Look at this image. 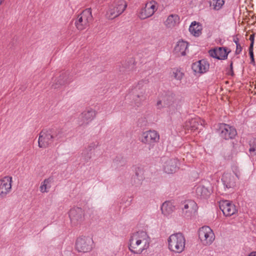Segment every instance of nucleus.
<instances>
[{
	"label": "nucleus",
	"instance_id": "c9c22d12",
	"mask_svg": "<svg viewBox=\"0 0 256 256\" xmlns=\"http://www.w3.org/2000/svg\"><path fill=\"white\" fill-rule=\"evenodd\" d=\"M253 44H254V42H251V44H250V50H252Z\"/></svg>",
	"mask_w": 256,
	"mask_h": 256
},
{
	"label": "nucleus",
	"instance_id": "c85d7f7f",
	"mask_svg": "<svg viewBox=\"0 0 256 256\" xmlns=\"http://www.w3.org/2000/svg\"><path fill=\"white\" fill-rule=\"evenodd\" d=\"M249 152L251 156L256 155V138H253L250 141Z\"/></svg>",
	"mask_w": 256,
	"mask_h": 256
},
{
	"label": "nucleus",
	"instance_id": "39448f33",
	"mask_svg": "<svg viewBox=\"0 0 256 256\" xmlns=\"http://www.w3.org/2000/svg\"><path fill=\"white\" fill-rule=\"evenodd\" d=\"M158 8V4L156 0H152L146 2L144 6L138 12V17L142 20L152 16Z\"/></svg>",
	"mask_w": 256,
	"mask_h": 256
},
{
	"label": "nucleus",
	"instance_id": "9d476101",
	"mask_svg": "<svg viewBox=\"0 0 256 256\" xmlns=\"http://www.w3.org/2000/svg\"><path fill=\"white\" fill-rule=\"evenodd\" d=\"M161 160L163 170L166 173L172 174L178 169V161L177 159L164 157Z\"/></svg>",
	"mask_w": 256,
	"mask_h": 256
},
{
	"label": "nucleus",
	"instance_id": "cd10ccee",
	"mask_svg": "<svg viewBox=\"0 0 256 256\" xmlns=\"http://www.w3.org/2000/svg\"><path fill=\"white\" fill-rule=\"evenodd\" d=\"M224 0H210V6L214 10H219L224 6Z\"/></svg>",
	"mask_w": 256,
	"mask_h": 256
},
{
	"label": "nucleus",
	"instance_id": "f3484780",
	"mask_svg": "<svg viewBox=\"0 0 256 256\" xmlns=\"http://www.w3.org/2000/svg\"><path fill=\"white\" fill-rule=\"evenodd\" d=\"M69 216L71 222L74 224H76L83 220L84 212L80 208H72L70 211Z\"/></svg>",
	"mask_w": 256,
	"mask_h": 256
},
{
	"label": "nucleus",
	"instance_id": "a878e982",
	"mask_svg": "<svg viewBox=\"0 0 256 256\" xmlns=\"http://www.w3.org/2000/svg\"><path fill=\"white\" fill-rule=\"evenodd\" d=\"M196 195L200 198H206L210 194V191L204 186H198L196 188Z\"/></svg>",
	"mask_w": 256,
	"mask_h": 256
},
{
	"label": "nucleus",
	"instance_id": "423d86ee",
	"mask_svg": "<svg viewBox=\"0 0 256 256\" xmlns=\"http://www.w3.org/2000/svg\"><path fill=\"white\" fill-rule=\"evenodd\" d=\"M198 238L203 246H209L214 242L215 234L210 227L204 226L199 229Z\"/></svg>",
	"mask_w": 256,
	"mask_h": 256
},
{
	"label": "nucleus",
	"instance_id": "7ed1b4c3",
	"mask_svg": "<svg viewBox=\"0 0 256 256\" xmlns=\"http://www.w3.org/2000/svg\"><path fill=\"white\" fill-rule=\"evenodd\" d=\"M127 4L124 0H115L109 5L106 16L112 20L120 15L126 10Z\"/></svg>",
	"mask_w": 256,
	"mask_h": 256
},
{
	"label": "nucleus",
	"instance_id": "2eb2a0df",
	"mask_svg": "<svg viewBox=\"0 0 256 256\" xmlns=\"http://www.w3.org/2000/svg\"><path fill=\"white\" fill-rule=\"evenodd\" d=\"M220 136L222 138L228 140L234 138L236 134V129L228 124H222L220 127Z\"/></svg>",
	"mask_w": 256,
	"mask_h": 256
},
{
	"label": "nucleus",
	"instance_id": "a211bd4d",
	"mask_svg": "<svg viewBox=\"0 0 256 256\" xmlns=\"http://www.w3.org/2000/svg\"><path fill=\"white\" fill-rule=\"evenodd\" d=\"M208 54L212 57L218 60H225L228 54L226 48L224 47H216L210 50Z\"/></svg>",
	"mask_w": 256,
	"mask_h": 256
},
{
	"label": "nucleus",
	"instance_id": "f704fd0d",
	"mask_svg": "<svg viewBox=\"0 0 256 256\" xmlns=\"http://www.w3.org/2000/svg\"><path fill=\"white\" fill-rule=\"evenodd\" d=\"M248 256H256V251H253L250 252Z\"/></svg>",
	"mask_w": 256,
	"mask_h": 256
},
{
	"label": "nucleus",
	"instance_id": "1a4fd4ad",
	"mask_svg": "<svg viewBox=\"0 0 256 256\" xmlns=\"http://www.w3.org/2000/svg\"><path fill=\"white\" fill-rule=\"evenodd\" d=\"M160 140L158 132L154 130H149L143 132L140 137V141L144 144L150 146L158 142Z\"/></svg>",
	"mask_w": 256,
	"mask_h": 256
},
{
	"label": "nucleus",
	"instance_id": "412c9836",
	"mask_svg": "<svg viewBox=\"0 0 256 256\" xmlns=\"http://www.w3.org/2000/svg\"><path fill=\"white\" fill-rule=\"evenodd\" d=\"M188 47L186 42L180 40L178 42L174 48V52L178 56H185Z\"/></svg>",
	"mask_w": 256,
	"mask_h": 256
},
{
	"label": "nucleus",
	"instance_id": "72a5a7b5",
	"mask_svg": "<svg viewBox=\"0 0 256 256\" xmlns=\"http://www.w3.org/2000/svg\"><path fill=\"white\" fill-rule=\"evenodd\" d=\"M250 54L251 58V63L254 64V60L252 50H250Z\"/></svg>",
	"mask_w": 256,
	"mask_h": 256
},
{
	"label": "nucleus",
	"instance_id": "aec40b11",
	"mask_svg": "<svg viewBox=\"0 0 256 256\" xmlns=\"http://www.w3.org/2000/svg\"><path fill=\"white\" fill-rule=\"evenodd\" d=\"M204 121L200 118H194L186 121L184 126L187 130L194 131L199 128L200 126H202Z\"/></svg>",
	"mask_w": 256,
	"mask_h": 256
},
{
	"label": "nucleus",
	"instance_id": "ddd939ff",
	"mask_svg": "<svg viewBox=\"0 0 256 256\" xmlns=\"http://www.w3.org/2000/svg\"><path fill=\"white\" fill-rule=\"evenodd\" d=\"M197 204L193 200H187L182 208V215L186 218H191L196 212Z\"/></svg>",
	"mask_w": 256,
	"mask_h": 256
},
{
	"label": "nucleus",
	"instance_id": "2f4dec72",
	"mask_svg": "<svg viewBox=\"0 0 256 256\" xmlns=\"http://www.w3.org/2000/svg\"><path fill=\"white\" fill-rule=\"evenodd\" d=\"M166 100H164L162 96L156 102V107L158 109L160 110L164 107L167 106Z\"/></svg>",
	"mask_w": 256,
	"mask_h": 256
},
{
	"label": "nucleus",
	"instance_id": "bb28decb",
	"mask_svg": "<svg viewBox=\"0 0 256 256\" xmlns=\"http://www.w3.org/2000/svg\"><path fill=\"white\" fill-rule=\"evenodd\" d=\"M170 77L177 80H181L184 76V72L180 68H174L170 72Z\"/></svg>",
	"mask_w": 256,
	"mask_h": 256
},
{
	"label": "nucleus",
	"instance_id": "f257e3e1",
	"mask_svg": "<svg viewBox=\"0 0 256 256\" xmlns=\"http://www.w3.org/2000/svg\"><path fill=\"white\" fill-rule=\"evenodd\" d=\"M150 238L148 234L140 230L132 234L129 240L130 250L135 254H140L150 246Z\"/></svg>",
	"mask_w": 256,
	"mask_h": 256
},
{
	"label": "nucleus",
	"instance_id": "7c9ffc66",
	"mask_svg": "<svg viewBox=\"0 0 256 256\" xmlns=\"http://www.w3.org/2000/svg\"><path fill=\"white\" fill-rule=\"evenodd\" d=\"M162 98L166 100L165 102L168 106L172 104L174 100V97L172 94H166Z\"/></svg>",
	"mask_w": 256,
	"mask_h": 256
},
{
	"label": "nucleus",
	"instance_id": "f03ea898",
	"mask_svg": "<svg viewBox=\"0 0 256 256\" xmlns=\"http://www.w3.org/2000/svg\"><path fill=\"white\" fill-rule=\"evenodd\" d=\"M168 250L174 254H181L184 251L186 240L181 232L170 234L167 240Z\"/></svg>",
	"mask_w": 256,
	"mask_h": 256
},
{
	"label": "nucleus",
	"instance_id": "c756f323",
	"mask_svg": "<svg viewBox=\"0 0 256 256\" xmlns=\"http://www.w3.org/2000/svg\"><path fill=\"white\" fill-rule=\"evenodd\" d=\"M50 134L52 136V138L53 141L54 140H58L61 138L62 132L60 130H48Z\"/></svg>",
	"mask_w": 256,
	"mask_h": 256
},
{
	"label": "nucleus",
	"instance_id": "393cba45",
	"mask_svg": "<svg viewBox=\"0 0 256 256\" xmlns=\"http://www.w3.org/2000/svg\"><path fill=\"white\" fill-rule=\"evenodd\" d=\"M222 180L227 188L234 186L235 183L234 176L228 173H226L223 174Z\"/></svg>",
	"mask_w": 256,
	"mask_h": 256
},
{
	"label": "nucleus",
	"instance_id": "6ab92c4d",
	"mask_svg": "<svg viewBox=\"0 0 256 256\" xmlns=\"http://www.w3.org/2000/svg\"><path fill=\"white\" fill-rule=\"evenodd\" d=\"M180 22V18L176 14H170L164 20V24L166 28L172 29Z\"/></svg>",
	"mask_w": 256,
	"mask_h": 256
},
{
	"label": "nucleus",
	"instance_id": "4be33fe9",
	"mask_svg": "<svg viewBox=\"0 0 256 256\" xmlns=\"http://www.w3.org/2000/svg\"><path fill=\"white\" fill-rule=\"evenodd\" d=\"M175 210L174 206L173 203L170 201H166L164 202L161 206L162 214L168 216L172 214Z\"/></svg>",
	"mask_w": 256,
	"mask_h": 256
},
{
	"label": "nucleus",
	"instance_id": "b1692460",
	"mask_svg": "<svg viewBox=\"0 0 256 256\" xmlns=\"http://www.w3.org/2000/svg\"><path fill=\"white\" fill-rule=\"evenodd\" d=\"M202 26L198 22H193L189 28L190 33L194 36H198L202 34Z\"/></svg>",
	"mask_w": 256,
	"mask_h": 256
},
{
	"label": "nucleus",
	"instance_id": "dca6fc26",
	"mask_svg": "<svg viewBox=\"0 0 256 256\" xmlns=\"http://www.w3.org/2000/svg\"><path fill=\"white\" fill-rule=\"evenodd\" d=\"M52 142L53 140L52 138V136L48 130H43L40 132L38 141V146L40 148H46L50 144L52 143Z\"/></svg>",
	"mask_w": 256,
	"mask_h": 256
},
{
	"label": "nucleus",
	"instance_id": "4468645a",
	"mask_svg": "<svg viewBox=\"0 0 256 256\" xmlns=\"http://www.w3.org/2000/svg\"><path fill=\"white\" fill-rule=\"evenodd\" d=\"M220 208L222 211L224 215L230 216L234 215L237 212L235 205L228 200H222L220 203Z\"/></svg>",
	"mask_w": 256,
	"mask_h": 256
},
{
	"label": "nucleus",
	"instance_id": "9b49d317",
	"mask_svg": "<svg viewBox=\"0 0 256 256\" xmlns=\"http://www.w3.org/2000/svg\"><path fill=\"white\" fill-rule=\"evenodd\" d=\"M192 69L194 74L202 75L208 71L210 64L206 60H199L192 64Z\"/></svg>",
	"mask_w": 256,
	"mask_h": 256
},
{
	"label": "nucleus",
	"instance_id": "0eeeda50",
	"mask_svg": "<svg viewBox=\"0 0 256 256\" xmlns=\"http://www.w3.org/2000/svg\"><path fill=\"white\" fill-rule=\"evenodd\" d=\"M92 238L88 236H80L76 241V249L80 252H88L93 248Z\"/></svg>",
	"mask_w": 256,
	"mask_h": 256
},
{
	"label": "nucleus",
	"instance_id": "20e7f679",
	"mask_svg": "<svg viewBox=\"0 0 256 256\" xmlns=\"http://www.w3.org/2000/svg\"><path fill=\"white\" fill-rule=\"evenodd\" d=\"M92 21V16L90 8L83 10L78 14L75 21V26L79 30H82L88 28Z\"/></svg>",
	"mask_w": 256,
	"mask_h": 256
},
{
	"label": "nucleus",
	"instance_id": "e433bc0d",
	"mask_svg": "<svg viewBox=\"0 0 256 256\" xmlns=\"http://www.w3.org/2000/svg\"><path fill=\"white\" fill-rule=\"evenodd\" d=\"M2 3V2H1V0H0V4Z\"/></svg>",
	"mask_w": 256,
	"mask_h": 256
},
{
	"label": "nucleus",
	"instance_id": "473e14b6",
	"mask_svg": "<svg viewBox=\"0 0 256 256\" xmlns=\"http://www.w3.org/2000/svg\"><path fill=\"white\" fill-rule=\"evenodd\" d=\"M236 44V54H239L242 52V46H240V44L238 42H235Z\"/></svg>",
	"mask_w": 256,
	"mask_h": 256
},
{
	"label": "nucleus",
	"instance_id": "6e6552de",
	"mask_svg": "<svg viewBox=\"0 0 256 256\" xmlns=\"http://www.w3.org/2000/svg\"><path fill=\"white\" fill-rule=\"evenodd\" d=\"M12 178L6 176L0 178V199H4L12 190Z\"/></svg>",
	"mask_w": 256,
	"mask_h": 256
},
{
	"label": "nucleus",
	"instance_id": "5701e85b",
	"mask_svg": "<svg viewBox=\"0 0 256 256\" xmlns=\"http://www.w3.org/2000/svg\"><path fill=\"white\" fill-rule=\"evenodd\" d=\"M53 182V178L52 177H48L45 178L42 181L40 186V191L42 193H48L49 192L50 188L52 187V184Z\"/></svg>",
	"mask_w": 256,
	"mask_h": 256
},
{
	"label": "nucleus",
	"instance_id": "f8f14e48",
	"mask_svg": "<svg viewBox=\"0 0 256 256\" xmlns=\"http://www.w3.org/2000/svg\"><path fill=\"white\" fill-rule=\"evenodd\" d=\"M96 112L91 108L83 112L78 117V124L80 126H85L90 122L96 116Z\"/></svg>",
	"mask_w": 256,
	"mask_h": 256
}]
</instances>
